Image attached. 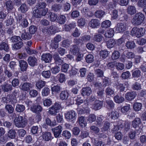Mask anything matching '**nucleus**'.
<instances>
[{
  "instance_id": "obj_37",
  "label": "nucleus",
  "mask_w": 146,
  "mask_h": 146,
  "mask_svg": "<svg viewBox=\"0 0 146 146\" xmlns=\"http://www.w3.org/2000/svg\"><path fill=\"white\" fill-rule=\"evenodd\" d=\"M5 109L9 114L12 113L14 110L13 106L10 104H7L5 106Z\"/></svg>"
},
{
  "instance_id": "obj_4",
  "label": "nucleus",
  "mask_w": 146,
  "mask_h": 146,
  "mask_svg": "<svg viewBox=\"0 0 146 146\" xmlns=\"http://www.w3.org/2000/svg\"><path fill=\"white\" fill-rule=\"evenodd\" d=\"M61 108V106L59 104L56 102L49 108L48 112L51 115H55Z\"/></svg>"
},
{
  "instance_id": "obj_41",
  "label": "nucleus",
  "mask_w": 146,
  "mask_h": 146,
  "mask_svg": "<svg viewBox=\"0 0 146 146\" xmlns=\"http://www.w3.org/2000/svg\"><path fill=\"white\" fill-rule=\"evenodd\" d=\"M139 133L138 130L131 131L129 133V136L131 139H135L136 135Z\"/></svg>"
},
{
  "instance_id": "obj_24",
  "label": "nucleus",
  "mask_w": 146,
  "mask_h": 146,
  "mask_svg": "<svg viewBox=\"0 0 146 146\" xmlns=\"http://www.w3.org/2000/svg\"><path fill=\"white\" fill-rule=\"evenodd\" d=\"M114 31L112 29H111L107 30L104 34L105 36L107 38H110L113 36L114 35Z\"/></svg>"
},
{
  "instance_id": "obj_62",
  "label": "nucleus",
  "mask_w": 146,
  "mask_h": 146,
  "mask_svg": "<svg viewBox=\"0 0 146 146\" xmlns=\"http://www.w3.org/2000/svg\"><path fill=\"white\" fill-rule=\"evenodd\" d=\"M100 54L103 58H105L108 55V51L106 50H102L100 52Z\"/></svg>"
},
{
  "instance_id": "obj_23",
  "label": "nucleus",
  "mask_w": 146,
  "mask_h": 146,
  "mask_svg": "<svg viewBox=\"0 0 146 146\" xmlns=\"http://www.w3.org/2000/svg\"><path fill=\"white\" fill-rule=\"evenodd\" d=\"M62 7V5L60 4L55 3L51 7V9L54 12H58L60 11Z\"/></svg>"
},
{
  "instance_id": "obj_8",
  "label": "nucleus",
  "mask_w": 146,
  "mask_h": 146,
  "mask_svg": "<svg viewBox=\"0 0 146 146\" xmlns=\"http://www.w3.org/2000/svg\"><path fill=\"white\" fill-rule=\"evenodd\" d=\"M27 61L29 65L32 67L37 66L38 64V60L34 56H30L28 58Z\"/></svg>"
},
{
  "instance_id": "obj_9",
  "label": "nucleus",
  "mask_w": 146,
  "mask_h": 146,
  "mask_svg": "<svg viewBox=\"0 0 146 146\" xmlns=\"http://www.w3.org/2000/svg\"><path fill=\"white\" fill-rule=\"evenodd\" d=\"M100 24L99 20L97 19H91L89 23L90 27L93 29L98 28L100 26Z\"/></svg>"
},
{
  "instance_id": "obj_40",
  "label": "nucleus",
  "mask_w": 146,
  "mask_h": 146,
  "mask_svg": "<svg viewBox=\"0 0 146 146\" xmlns=\"http://www.w3.org/2000/svg\"><path fill=\"white\" fill-rule=\"evenodd\" d=\"M109 115L113 119H117L118 117L119 114L117 111L115 110L112 111L109 113Z\"/></svg>"
},
{
  "instance_id": "obj_55",
  "label": "nucleus",
  "mask_w": 146,
  "mask_h": 146,
  "mask_svg": "<svg viewBox=\"0 0 146 146\" xmlns=\"http://www.w3.org/2000/svg\"><path fill=\"white\" fill-rule=\"evenodd\" d=\"M80 38H81V40L84 42H87L90 40L91 38V37L89 35H85L80 37Z\"/></svg>"
},
{
  "instance_id": "obj_46",
  "label": "nucleus",
  "mask_w": 146,
  "mask_h": 146,
  "mask_svg": "<svg viewBox=\"0 0 146 146\" xmlns=\"http://www.w3.org/2000/svg\"><path fill=\"white\" fill-rule=\"evenodd\" d=\"M132 75L134 78H139L141 76V71L138 69L135 70L133 72Z\"/></svg>"
},
{
  "instance_id": "obj_28",
  "label": "nucleus",
  "mask_w": 146,
  "mask_h": 146,
  "mask_svg": "<svg viewBox=\"0 0 146 146\" xmlns=\"http://www.w3.org/2000/svg\"><path fill=\"white\" fill-rule=\"evenodd\" d=\"M22 41H20L15 44L12 45L13 49L17 50L20 49L23 46V43Z\"/></svg>"
},
{
  "instance_id": "obj_60",
  "label": "nucleus",
  "mask_w": 146,
  "mask_h": 146,
  "mask_svg": "<svg viewBox=\"0 0 146 146\" xmlns=\"http://www.w3.org/2000/svg\"><path fill=\"white\" fill-rule=\"evenodd\" d=\"M62 135L66 139H69L71 137V133L68 131L65 130L63 131Z\"/></svg>"
},
{
  "instance_id": "obj_45",
  "label": "nucleus",
  "mask_w": 146,
  "mask_h": 146,
  "mask_svg": "<svg viewBox=\"0 0 146 146\" xmlns=\"http://www.w3.org/2000/svg\"><path fill=\"white\" fill-rule=\"evenodd\" d=\"M126 46L129 49L133 48L135 46V44L133 41H128L126 44Z\"/></svg>"
},
{
  "instance_id": "obj_52",
  "label": "nucleus",
  "mask_w": 146,
  "mask_h": 146,
  "mask_svg": "<svg viewBox=\"0 0 146 146\" xmlns=\"http://www.w3.org/2000/svg\"><path fill=\"white\" fill-rule=\"evenodd\" d=\"M132 88L133 90H140L141 89V84L138 82H136L132 85Z\"/></svg>"
},
{
  "instance_id": "obj_58",
  "label": "nucleus",
  "mask_w": 146,
  "mask_h": 146,
  "mask_svg": "<svg viewBox=\"0 0 146 146\" xmlns=\"http://www.w3.org/2000/svg\"><path fill=\"white\" fill-rule=\"evenodd\" d=\"M84 117L81 116L78 118L79 123L80 125L82 127H84L86 125V123L84 121Z\"/></svg>"
},
{
  "instance_id": "obj_32",
  "label": "nucleus",
  "mask_w": 146,
  "mask_h": 146,
  "mask_svg": "<svg viewBox=\"0 0 146 146\" xmlns=\"http://www.w3.org/2000/svg\"><path fill=\"white\" fill-rule=\"evenodd\" d=\"M120 56V53L118 51H114L112 53L111 58L112 60H115L118 59Z\"/></svg>"
},
{
  "instance_id": "obj_64",
  "label": "nucleus",
  "mask_w": 146,
  "mask_h": 146,
  "mask_svg": "<svg viewBox=\"0 0 146 146\" xmlns=\"http://www.w3.org/2000/svg\"><path fill=\"white\" fill-rule=\"evenodd\" d=\"M31 36L30 35L25 32L23 33L21 36V38L24 40L29 39L31 38Z\"/></svg>"
},
{
  "instance_id": "obj_33",
  "label": "nucleus",
  "mask_w": 146,
  "mask_h": 146,
  "mask_svg": "<svg viewBox=\"0 0 146 146\" xmlns=\"http://www.w3.org/2000/svg\"><path fill=\"white\" fill-rule=\"evenodd\" d=\"M66 20V17L63 15H61L58 17L57 22L60 24L63 25L64 23Z\"/></svg>"
},
{
  "instance_id": "obj_22",
  "label": "nucleus",
  "mask_w": 146,
  "mask_h": 146,
  "mask_svg": "<svg viewBox=\"0 0 146 146\" xmlns=\"http://www.w3.org/2000/svg\"><path fill=\"white\" fill-rule=\"evenodd\" d=\"M0 50H4L6 52L9 50V46L6 42H2L0 44Z\"/></svg>"
},
{
  "instance_id": "obj_38",
  "label": "nucleus",
  "mask_w": 146,
  "mask_h": 146,
  "mask_svg": "<svg viewBox=\"0 0 146 146\" xmlns=\"http://www.w3.org/2000/svg\"><path fill=\"white\" fill-rule=\"evenodd\" d=\"M111 25L110 21L108 20H106L102 22L101 26L102 28L106 29L110 27Z\"/></svg>"
},
{
  "instance_id": "obj_35",
  "label": "nucleus",
  "mask_w": 146,
  "mask_h": 146,
  "mask_svg": "<svg viewBox=\"0 0 146 146\" xmlns=\"http://www.w3.org/2000/svg\"><path fill=\"white\" fill-rule=\"evenodd\" d=\"M124 98L121 96L116 95L114 96V100L115 102L117 103H120L123 102L124 100Z\"/></svg>"
},
{
  "instance_id": "obj_27",
  "label": "nucleus",
  "mask_w": 146,
  "mask_h": 146,
  "mask_svg": "<svg viewBox=\"0 0 146 146\" xmlns=\"http://www.w3.org/2000/svg\"><path fill=\"white\" fill-rule=\"evenodd\" d=\"M68 94L66 91H63L61 92L60 95V98L62 100H66L68 98Z\"/></svg>"
},
{
  "instance_id": "obj_14",
  "label": "nucleus",
  "mask_w": 146,
  "mask_h": 146,
  "mask_svg": "<svg viewBox=\"0 0 146 146\" xmlns=\"http://www.w3.org/2000/svg\"><path fill=\"white\" fill-rule=\"evenodd\" d=\"M137 94L134 91L127 92L125 95V98L129 101H131L135 98Z\"/></svg>"
},
{
  "instance_id": "obj_15",
  "label": "nucleus",
  "mask_w": 146,
  "mask_h": 146,
  "mask_svg": "<svg viewBox=\"0 0 146 146\" xmlns=\"http://www.w3.org/2000/svg\"><path fill=\"white\" fill-rule=\"evenodd\" d=\"M103 103L102 101L96 100L93 104L92 108L95 110H97L101 109Z\"/></svg>"
},
{
  "instance_id": "obj_54",
  "label": "nucleus",
  "mask_w": 146,
  "mask_h": 146,
  "mask_svg": "<svg viewBox=\"0 0 146 146\" xmlns=\"http://www.w3.org/2000/svg\"><path fill=\"white\" fill-rule=\"evenodd\" d=\"M52 104V101L50 98L46 99L43 101V104L45 106H49Z\"/></svg>"
},
{
  "instance_id": "obj_3",
  "label": "nucleus",
  "mask_w": 146,
  "mask_h": 146,
  "mask_svg": "<svg viewBox=\"0 0 146 146\" xmlns=\"http://www.w3.org/2000/svg\"><path fill=\"white\" fill-rule=\"evenodd\" d=\"M145 29L143 28H137L136 27H134L131 31V35L138 38L142 36L144 34Z\"/></svg>"
},
{
  "instance_id": "obj_30",
  "label": "nucleus",
  "mask_w": 146,
  "mask_h": 146,
  "mask_svg": "<svg viewBox=\"0 0 146 146\" xmlns=\"http://www.w3.org/2000/svg\"><path fill=\"white\" fill-rule=\"evenodd\" d=\"M46 84V82L41 80L38 81L36 84V87L40 89L44 86Z\"/></svg>"
},
{
  "instance_id": "obj_2",
  "label": "nucleus",
  "mask_w": 146,
  "mask_h": 146,
  "mask_svg": "<svg viewBox=\"0 0 146 146\" xmlns=\"http://www.w3.org/2000/svg\"><path fill=\"white\" fill-rule=\"evenodd\" d=\"M14 121L16 127L23 128L26 126L28 121L26 118L19 115L18 117H15Z\"/></svg>"
},
{
  "instance_id": "obj_7",
  "label": "nucleus",
  "mask_w": 146,
  "mask_h": 146,
  "mask_svg": "<svg viewBox=\"0 0 146 146\" xmlns=\"http://www.w3.org/2000/svg\"><path fill=\"white\" fill-rule=\"evenodd\" d=\"M32 88V85L31 83L25 82L21 84L20 86V89L23 91H28Z\"/></svg>"
},
{
  "instance_id": "obj_47",
  "label": "nucleus",
  "mask_w": 146,
  "mask_h": 146,
  "mask_svg": "<svg viewBox=\"0 0 146 146\" xmlns=\"http://www.w3.org/2000/svg\"><path fill=\"white\" fill-rule=\"evenodd\" d=\"M103 38V37L100 34H97L94 36L93 40L95 41L100 42L102 40Z\"/></svg>"
},
{
  "instance_id": "obj_16",
  "label": "nucleus",
  "mask_w": 146,
  "mask_h": 146,
  "mask_svg": "<svg viewBox=\"0 0 146 146\" xmlns=\"http://www.w3.org/2000/svg\"><path fill=\"white\" fill-rule=\"evenodd\" d=\"M2 88L4 92H8L11 91L13 88L11 84L7 83L2 85Z\"/></svg>"
},
{
  "instance_id": "obj_21",
  "label": "nucleus",
  "mask_w": 146,
  "mask_h": 146,
  "mask_svg": "<svg viewBox=\"0 0 146 146\" xmlns=\"http://www.w3.org/2000/svg\"><path fill=\"white\" fill-rule=\"evenodd\" d=\"M116 44V42L114 39H110L107 42L106 44L108 48H113Z\"/></svg>"
},
{
  "instance_id": "obj_59",
  "label": "nucleus",
  "mask_w": 146,
  "mask_h": 146,
  "mask_svg": "<svg viewBox=\"0 0 146 146\" xmlns=\"http://www.w3.org/2000/svg\"><path fill=\"white\" fill-rule=\"evenodd\" d=\"M80 131V130L78 127H74L72 129L73 134L75 136L78 135Z\"/></svg>"
},
{
  "instance_id": "obj_25",
  "label": "nucleus",
  "mask_w": 146,
  "mask_h": 146,
  "mask_svg": "<svg viewBox=\"0 0 146 146\" xmlns=\"http://www.w3.org/2000/svg\"><path fill=\"white\" fill-rule=\"evenodd\" d=\"M61 43L62 46L63 47L67 48L70 46L71 41L68 39H66L63 40Z\"/></svg>"
},
{
  "instance_id": "obj_20",
  "label": "nucleus",
  "mask_w": 146,
  "mask_h": 146,
  "mask_svg": "<svg viewBox=\"0 0 146 146\" xmlns=\"http://www.w3.org/2000/svg\"><path fill=\"white\" fill-rule=\"evenodd\" d=\"M70 51L74 55H78L79 52V48L76 45H73L70 48Z\"/></svg>"
},
{
  "instance_id": "obj_12",
  "label": "nucleus",
  "mask_w": 146,
  "mask_h": 146,
  "mask_svg": "<svg viewBox=\"0 0 146 146\" xmlns=\"http://www.w3.org/2000/svg\"><path fill=\"white\" fill-rule=\"evenodd\" d=\"M92 93V90L91 88L86 87L83 88L81 90V94L83 96H88Z\"/></svg>"
},
{
  "instance_id": "obj_34",
  "label": "nucleus",
  "mask_w": 146,
  "mask_h": 146,
  "mask_svg": "<svg viewBox=\"0 0 146 146\" xmlns=\"http://www.w3.org/2000/svg\"><path fill=\"white\" fill-rule=\"evenodd\" d=\"M6 8L8 11L11 10L13 8V5L12 2L11 1H8L5 3Z\"/></svg>"
},
{
  "instance_id": "obj_61",
  "label": "nucleus",
  "mask_w": 146,
  "mask_h": 146,
  "mask_svg": "<svg viewBox=\"0 0 146 146\" xmlns=\"http://www.w3.org/2000/svg\"><path fill=\"white\" fill-rule=\"evenodd\" d=\"M17 133L20 137H23L26 134V131L25 130L21 129L18 130Z\"/></svg>"
},
{
  "instance_id": "obj_56",
  "label": "nucleus",
  "mask_w": 146,
  "mask_h": 146,
  "mask_svg": "<svg viewBox=\"0 0 146 146\" xmlns=\"http://www.w3.org/2000/svg\"><path fill=\"white\" fill-rule=\"evenodd\" d=\"M89 133L88 131L82 130L81 131L80 137L82 139H84L88 137Z\"/></svg>"
},
{
  "instance_id": "obj_39",
  "label": "nucleus",
  "mask_w": 146,
  "mask_h": 146,
  "mask_svg": "<svg viewBox=\"0 0 146 146\" xmlns=\"http://www.w3.org/2000/svg\"><path fill=\"white\" fill-rule=\"evenodd\" d=\"M50 89L47 87H45L42 90V95L44 96H47L50 93Z\"/></svg>"
},
{
  "instance_id": "obj_50",
  "label": "nucleus",
  "mask_w": 146,
  "mask_h": 146,
  "mask_svg": "<svg viewBox=\"0 0 146 146\" xmlns=\"http://www.w3.org/2000/svg\"><path fill=\"white\" fill-rule=\"evenodd\" d=\"M137 6L140 8H143L146 5V0H139L137 3Z\"/></svg>"
},
{
  "instance_id": "obj_31",
  "label": "nucleus",
  "mask_w": 146,
  "mask_h": 146,
  "mask_svg": "<svg viewBox=\"0 0 146 146\" xmlns=\"http://www.w3.org/2000/svg\"><path fill=\"white\" fill-rule=\"evenodd\" d=\"M141 123V119L139 118H136L132 121V125L134 128H135L139 126Z\"/></svg>"
},
{
  "instance_id": "obj_44",
  "label": "nucleus",
  "mask_w": 146,
  "mask_h": 146,
  "mask_svg": "<svg viewBox=\"0 0 146 146\" xmlns=\"http://www.w3.org/2000/svg\"><path fill=\"white\" fill-rule=\"evenodd\" d=\"M49 17H50V20L51 21L54 22L56 19L58 17L56 14L52 12H50L49 13Z\"/></svg>"
},
{
  "instance_id": "obj_13",
  "label": "nucleus",
  "mask_w": 146,
  "mask_h": 146,
  "mask_svg": "<svg viewBox=\"0 0 146 146\" xmlns=\"http://www.w3.org/2000/svg\"><path fill=\"white\" fill-rule=\"evenodd\" d=\"M119 126L121 128H123L124 131L127 132L130 129V122L123 121L122 123L120 122Z\"/></svg>"
},
{
  "instance_id": "obj_5",
  "label": "nucleus",
  "mask_w": 146,
  "mask_h": 146,
  "mask_svg": "<svg viewBox=\"0 0 146 146\" xmlns=\"http://www.w3.org/2000/svg\"><path fill=\"white\" fill-rule=\"evenodd\" d=\"M76 114L75 111L71 110L65 113V116L67 121H72L75 119Z\"/></svg>"
},
{
  "instance_id": "obj_1",
  "label": "nucleus",
  "mask_w": 146,
  "mask_h": 146,
  "mask_svg": "<svg viewBox=\"0 0 146 146\" xmlns=\"http://www.w3.org/2000/svg\"><path fill=\"white\" fill-rule=\"evenodd\" d=\"M144 19V15L141 12L137 13L133 17L131 21V23L134 26L140 25Z\"/></svg>"
},
{
  "instance_id": "obj_51",
  "label": "nucleus",
  "mask_w": 146,
  "mask_h": 146,
  "mask_svg": "<svg viewBox=\"0 0 146 146\" xmlns=\"http://www.w3.org/2000/svg\"><path fill=\"white\" fill-rule=\"evenodd\" d=\"M54 57L56 63H61L63 62V60L59 57L58 55L57 54H55L54 56Z\"/></svg>"
},
{
  "instance_id": "obj_11",
  "label": "nucleus",
  "mask_w": 146,
  "mask_h": 146,
  "mask_svg": "<svg viewBox=\"0 0 146 146\" xmlns=\"http://www.w3.org/2000/svg\"><path fill=\"white\" fill-rule=\"evenodd\" d=\"M20 70L23 72L26 71L28 67V64L26 61L20 60L19 61Z\"/></svg>"
},
{
  "instance_id": "obj_6",
  "label": "nucleus",
  "mask_w": 146,
  "mask_h": 146,
  "mask_svg": "<svg viewBox=\"0 0 146 146\" xmlns=\"http://www.w3.org/2000/svg\"><path fill=\"white\" fill-rule=\"evenodd\" d=\"M62 128L61 126L59 125L52 129L55 137L57 138L60 137L62 131Z\"/></svg>"
},
{
  "instance_id": "obj_53",
  "label": "nucleus",
  "mask_w": 146,
  "mask_h": 146,
  "mask_svg": "<svg viewBox=\"0 0 146 146\" xmlns=\"http://www.w3.org/2000/svg\"><path fill=\"white\" fill-rule=\"evenodd\" d=\"M25 48L27 53L29 55H32L33 54H36L37 53L36 51L32 49L31 47H25Z\"/></svg>"
},
{
  "instance_id": "obj_48",
  "label": "nucleus",
  "mask_w": 146,
  "mask_h": 146,
  "mask_svg": "<svg viewBox=\"0 0 146 146\" xmlns=\"http://www.w3.org/2000/svg\"><path fill=\"white\" fill-rule=\"evenodd\" d=\"M96 116L94 114H90L88 117L87 120L90 123H92L95 121Z\"/></svg>"
},
{
  "instance_id": "obj_57",
  "label": "nucleus",
  "mask_w": 146,
  "mask_h": 146,
  "mask_svg": "<svg viewBox=\"0 0 146 146\" xmlns=\"http://www.w3.org/2000/svg\"><path fill=\"white\" fill-rule=\"evenodd\" d=\"M14 22V18L11 16H10L9 18L8 19L5 21L6 23V25L8 26L11 25L13 24Z\"/></svg>"
},
{
  "instance_id": "obj_17",
  "label": "nucleus",
  "mask_w": 146,
  "mask_h": 146,
  "mask_svg": "<svg viewBox=\"0 0 146 146\" xmlns=\"http://www.w3.org/2000/svg\"><path fill=\"white\" fill-rule=\"evenodd\" d=\"M41 57L42 60L46 63L50 62L52 60V56L49 53L44 54Z\"/></svg>"
},
{
  "instance_id": "obj_36",
  "label": "nucleus",
  "mask_w": 146,
  "mask_h": 146,
  "mask_svg": "<svg viewBox=\"0 0 146 146\" xmlns=\"http://www.w3.org/2000/svg\"><path fill=\"white\" fill-rule=\"evenodd\" d=\"M25 107L23 105L18 104L15 108L16 111L18 112H22L25 110Z\"/></svg>"
},
{
  "instance_id": "obj_63",
  "label": "nucleus",
  "mask_w": 146,
  "mask_h": 146,
  "mask_svg": "<svg viewBox=\"0 0 146 146\" xmlns=\"http://www.w3.org/2000/svg\"><path fill=\"white\" fill-rule=\"evenodd\" d=\"M37 30L36 27L33 25L31 26L29 28V32L31 34H33Z\"/></svg>"
},
{
  "instance_id": "obj_19",
  "label": "nucleus",
  "mask_w": 146,
  "mask_h": 146,
  "mask_svg": "<svg viewBox=\"0 0 146 146\" xmlns=\"http://www.w3.org/2000/svg\"><path fill=\"white\" fill-rule=\"evenodd\" d=\"M127 13L130 15H134L136 12V8L134 6L129 5L127 9Z\"/></svg>"
},
{
  "instance_id": "obj_10",
  "label": "nucleus",
  "mask_w": 146,
  "mask_h": 146,
  "mask_svg": "<svg viewBox=\"0 0 146 146\" xmlns=\"http://www.w3.org/2000/svg\"><path fill=\"white\" fill-rule=\"evenodd\" d=\"M126 29V25L125 23H118L116 26L115 31L117 33H120L125 31Z\"/></svg>"
},
{
  "instance_id": "obj_43",
  "label": "nucleus",
  "mask_w": 146,
  "mask_h": 146,
  "mask_svg": "<svg viewBox=\"0 0 146 146\" xmlns=\"http://www.w3.org/2000/svg\"><path fill=\"white\" fill-rule=\"evenodd\" d=\"M46 6V4L45 2H38L36 5L35 7L38 9H43L45 8Z\"/></svg>"
},
{
  "instance_id": "obj_26",
  "label": "nucleus",
  "mask_w": 146,
  "mask_h": 146,
  "mask_svg": "<svg viewBox=\"0 0 146 146\" xmlns=\"http://www.w3.org/2000/svg\"><path fill=\"white\" fill-rule=\"evenodd\" d=\"M42 137L45 141H48L52 139L51 133L50 132H45L43 134Z\"/></svg>"
},
{
  "instance_id": "obj_18",
  "label": "nucleus",
  "mask_w": 146,
  "mask_h": 146,
  "mask_svg": "<svg viewBox=\"0 0 146 146\" xmlns=\"http://www.w3.org/2000/svg\"><path fill=\"white\" fill-rule=\"evenodd\" d=\"M31 110L33 112L36 113L41 112L42 110V108L39 105L33 104L31 107Z\"/></svg>"
},
{
  "instance_id": "obj_42",
  "label": "nucleus",
  "mask_w": 146,
  "mask_h": 146,
  "mask_svg": "<svg viewBox=\"0 0 146 146\" xmlns=\"http://www.w3.org/2000/svg\"><path fill=\"white\" fill-rule=\"evenodd\" d=\"M142 105L139 103L136 102L135 103L133 106L134 110L136 111H138L141 110Z\"/></svg>"
},
{
  "instance_id": "obj_29",
  "label": "nucleus",
  "mask_w": 146,
  "mask_h": 146,
  "mask_svg": "<svg viewBox=\"0 0 146 146\" xmlns=\"http://www.w3.org/2000/svg\"><path fill=\"white\" fill-rule=\"evenodd\" d=\"M105 14V12L101 10H99L96 11L94 15L97 18L100 19L103 17Z\"/></svg>"
},
{
  "instance_id": "obj_49",
  "label": "nucleus",
  "mask_w": 146,
  "mask_h": 146,
  "mask_svg": "<svg viewBox=\"0 0 146 146\" xmlns=\"http://www.w3.org/2000/svg\"><path fill=\"white\" fill-rule=\"evenodd\" d=\"M85 60L88 63H91L94 60V56L91 54H89L86 56Z\"/></svg>"
}]
</instances>
